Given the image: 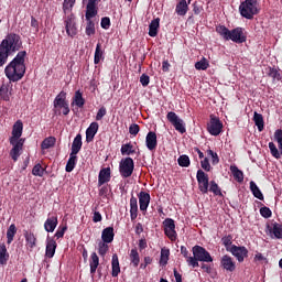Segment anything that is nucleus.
<instances>
[{
  "instance_id": "f257e3e1",
  "label": "nucleus",
  "mask_w": 282,
  "mask_h": 282,
  "mask_svg": "<svg viewBox=\"0 0 282 282\" xmlns=\"http://www.w3.org/2000/svg\"><path fill=\"white\" fill-rule=\"evenodd\" d=\"M25 56H28V52L20 51L6 66L4 74L10 83H19L25 76Z\"/></svg>"
},
{
  "instance_id": "f03ea898",
  "label": "nucleus",
  "mask_w": 282,
  "mask_h": 282,
  "mask_svg": "<svg viewBox=\"0 0 282 282\" xmlns=\"http://www.w3.org/2000/svg\"><path fill=\"white\" fill-rule=\"evenodd\" d=\"M23 135V121L18 120L12 128L11 137L9 142L12 149L9 152V155L13 162H18L21 158V151H23V144H25V139L21 138Z\"/></svg>"
},
{
  "instance_id": "7ed1b4c3",
  "label": "nucleus",
  "mask_w": 282,
  "mask_h": 282,
  "mask_svg": "<svg viewBox=\"0 0 282 282\" xmlns=\"http://www.w3.org/2000/svg\"><path fill=\"white\" fill-rule=\"evenodd\" d=\"M196 180L198 184V191L202 195H208L213 193L216 197H224L221 187L215 181H209L208 174L203 170H198L196 173Z\"/></svg>"
},
{
  "instance_id": "20e7f679",
  "label": "nucleus",
  "mask_w": 282,
  "mask_h": 282,
  "mask_svg": "<svg viewBox=\"0 0 282 282\" xmlns=\"http://www.w3.org/2000/svg\"><path fill=\"white\" fill-rule=\"evenodd\" d=\"M193 258H188V265L192 268H199V261L200 263H213L214 259L213 256H210V252L206 250V248L196 245L192 248Z\"/></svg>"
},
{
  "instance_id": "39448f33",
  "label": "nucleus",
  "mask_w": 282,
  "mask_h": 282,
  "mask_svg": "<svg viewBox=\"0 0 282 282\" xmlns=\"http://www.w3.org/2000/svg\"><path fill=\"white\" fill-rule=\"evenodd\" d=\"M0 47L10 54L19 52L23 47V41H21V35L17 33H9L0 43Z\"/></svg>"
},
{
  "instance_id": "423d86ee",
  "label": "nucleus",
  "mask_w": 282,
  "mask_h": 282,
  "mask_svg": "<svg viewBox=\"0 0 282 282\" xmlns=\"http://www.w3.org/2000/svg\"><path fill=\"white\" fill-rule=\"evenodd\" d=\"M69 101H67V93L62 90L53 101V112L55 116H69Z\"/></svg>"
},
{
  "instance_id": "0eeeda50",
  "label": "nucleus",
  "mask_w": 282,
  "mask_h": 282,
  "mask_svg": "<svg viewBox=\"0 0 282 282\" xmlns=\"http://www.w3.org/2000/svg\"><path fill=\"white\" fill-rule=\"evenodd\" d=\"M259 0H245L239 6V12L243 19H254L259 14Z\"/></svg>"
},
{
  "instance_id": "6e6552de",
  "label": "nucleus",
  "mask_w": 282,
  "mask_h": 282,
  "mask_svg": "<svg viewBox=\"0 0 282 282\" xmlns=\"http://www.w3.org/2000/svg\"><path fill=\"white\" fill-rule=\"evenodd\" d=\"M135 169V163L131 159V156L124 158L119 163V173L121 177L127 178L133 175V171Z\"/></svg>"
},
{
  "instance_id": "1a4fd4ad",
  "label": "nucleus",
  "mask_w": 282,
  "mask_h": 282,
  "mask_svg": "<svg viewBox=\"0 0 282 282\" xmlns=\"http://www.w3.org/2000/svg\"><path fill=\"white\" fill-rule=\"evenodd\" d=\"M64 25L66 30L67 36H70V39H74L76 34H78V28L76 26V17L70 13L68 14L64 20Z\"/></svg>"
},
{
  "instance_id": "9d476101",
  "label": "nucleus",
  "mask_w": 282,
  "mask_h": 282,
  "mask_svg": "<svg viewBox=\"0 0 282 282\" xmlns=\"http://www.w3.org/2000/svg\"><path fill=\"white\" fill-rule=\"evenodd\" d=\"M164 235L170 239V241H177V231H175V220L172 218H166L163 221Z\"/></svg>"
},
{
  "instance_id": "9b49d317",
  "label": "nucleus",
  "mask_w": 282,
  "mask_h": 282,
  "mask_svg": "<svg viewBox=\"0 0 282 282\" xmlns=\"http://www.w3.org/2000/svg\"><path fill=\"white\" fill-rule=\"evenodd\" d=\"M166 118L171 124H173L174 129L178 131V133H184L186 131V126H184V120L180 119L177 113L174 111H170L166 115Z\"/></svg>"
},
{
  "instance_id": "f8f14e48",
  "label": "nucleus",
  "mask_w": 282,
  "mask_h": 282,
  "mask_svg": "<svg viewBox=\"0 0 282 282\" xmlns=\"http://www.w3.org/2000/svg\"><path fill=\"white\" fill-rule=\"evenodd\" d=\"M227 252H231L239 263H243V260L248 257V248L243 246L231 245L230 248H227Z\"/></svg>"
},
{
  "instance_id": "ddd939ff",
  "label": "nucleus",
  "mask_w": 282,
  "mask_h": 282,
  "mask_svg": "<svg viewBox=\"0 0 282 282\" xmlns=\"http://www.w3.org/2000/svg\"><path fill=\"white\" fill-rule=\"evenodd\" d=\"M223 129H224V123H221V120H219V118L212 115L209 124L207 126L208 133H210V135H219Z\"/></svg>"
},
{
  "instance_id": "4468645a",
  "label": "nucleus",
  "mask_w": 282,
  "mask_h": 282,
  "mask_svg": "<svg viewBox=\"0 0 282 282\" xmlns=\"http://www.w3.org/2000/svg\"><path fill=\"white\" fill-rule=\"evenodd\" d=\"M229 41L234 43H246L248 41V36L243 34V28H236L230 31Z\"/></svg>"
},
{
  "instance_id": "2eb2a0df",
  "label": "nucleus",
  "mask_w": 282,
  "mask_h": 282,
  "mask_svg": "<svg viewBox=\"0 0 282 282\" xmlns=\"http://www.w3.org/2000/svg\"><path fill=\"white\" fill-rule=\"evenodd\" d=\"M138 197H139L140 210L142 213L147 212V209L149 208V204H151V194H149L144 191H141L138 194Z\"/></svg>"
},
{
  "instance_id": "dca6fc26",
  "label": "nucleus",
  "mask_w": 282,
  "mask_h": 282,
  "mask_svg": "<svg viewBox=\"0 0 282 282\" xmlns=\"http://www.w3.org/2000/svg\"><path fill=\"white\" fill-rule=\"evenodd\" d=\"M145 147L149 151L158 149V134L154 131L148 132L145 137Z\"/></svg>"
},
{
  "instance_id": "f3484780",
  "label": "nucleus",
  "mask_w": 282,
  "mask_h": 282,
  "mask_svg": "<svg viewBox=\"0 0 282 282\" xmlns=\"http://www.w3.org/2000/svg\"><path fill=\"white\" fill-rule=\"evenodd\" d=\"M220 264L227 272H235V270H237V264L232 261V257L228 254L223 256Z\"/></svg>"
},
{
  "instance_id": "a211bd4d",
  "label": "nucleus",
  "mask_w": 282,
  "mask_h": 282,
  "mask_svg": "<svg viewBox=\"0 0 282 282\" xmlns=\"http://www.w3.org/2000/svg\"><path fill=\"white\" fill-rule=\"evenodd\" d=\"M56 240L54 238L47 237L46 239V249H45V257L48 259H53L54 254H56V248H57Z\"/></svg>"
},
{
  "instance_id": "6ab92c4d",
  "label": "nucleus",
  "mask_w": 282,
  "mask_h": 282,
  "mask_svg": "<svg viewBox=\"0 0 282 282\" xmlns=\"http://www.w3.org/2000/svg\"><path fill=\"white\" fill-rule=\"evenodd\" d=\"M108 182H111V169L104 167L100 170L99 175H98V186H102L104 184H107Z\"/></svg>"
},
{
  "instance_id": "aec40b11",
  "label": "nucleus",
  "mask_w": 282,
  "mask_h": 282,
  "mask_svg": "<svg viewBox=\"0 0 282 282\" xmlns=\"http://www.w3.org/2000/svg\"><path fill=\"white\" fill-rule=\"evenodd\" d=\"M98 129H100L98 122L94 121L89 124V127L86 130V142H94V138H96Z\"/></svg>"
},
{
  "instance_id": "412c9836",
  "label": "nucleus",
  "mask_w": 282,
  "mask_h": 282,
  "mask_svg": "<svg viewBox=\"0 0 282 282\" xmlns=\"http://www.w3.org/2000/svg\"><path fill=\"white\" fill-rule=\"evenodd\" d=\"M56 226H58V216H48L44 223V229L46 232H54V230H56Z\"/></svg>"
},
{
  "instance_id": "4be33fe9",
  "label": "nucleus",
  "mask_w": 282,
  "mask_h": 282,
  "mask_svg": "<svg viewBox=\"0 0 282 282\" xmlns=\"http://www.w3.org/2000/svg\"><path fill=\"white\" fill-rule=\"evenodd\" d=\"M82 149H83V135L78 133L73 140L70 153H73V155H78Z\"/></svg>"
},
{
  "instance_id": "5701e85b",
  "label": "nucleus",
  "mask_w": 282,
  "mask_h": 282,
  "mask_svg": "<svg viewBox=\"0 0 282 282\" xmlns=\"http://www.w3.org/2000/svg\"><path fill=\"white\" fill-rule=\"evenodd\" d=\"M130 219L135 221L138 219V198L131 194L130 198Z\"/></svg>"
},
{
  "instance_id": "b1692460",
  "label": "nucleus",
  "mask_w": 282,
  "mask_h": 282,
  "mask_svg": "<svg viewBox=\"0 0 282 282\" xmlns=\"http://www.w3.org/2000/svg\"><path fill=\"white\" fill-rule=\"evenodd\" d=\"M113 237H116L113 227H107L101 232V240L104 243H111L113 241Z\"/></svg>"
},
{
  "instance_id": "393cba45",
  "label": "nucleus",
  "mask_w": 282,
  "mask_h": 282,
  "mask_svg": "<svg viewBox=\"0 0 282 282\" xmlns=\"http://www.w3.org/2000/svg\"><path fill=\"white\" fill-rule=\"evenodd\" d=\"M72 107H78V109H83L85 107V99L83 98V93L80 90H76L73 96Z\"/></svg>"
},
{
  "instance_id": "a878e982",
  "label": "nucleus",
  "mask_w": 282,
  "mask_h": 282,
  "mask_svg": "<svg viewBox=\"0 0 282 282\" xmlns=\"http://www.w3.org/2000/svg\"><path fill=\"white\" fill-rule=\"evenodd\" d=\"M188 2L186 0H180L176 4L175 12L178 17H186L188 12Z\"/></svg>"
},
{
  "instance_id": "bb28decb",
  "label": "nucleus",
  "mask_w": 282,
  "mask_h": 282,
  "mask_svg": "<svg viewBox=\"0 0 282 282\" xmlns=\"http://www.w3.org/2000/svg\"><path fill=\"white\" fill-rule=\"evenodd\" d=\"M129 260L133 268H138V265H140V252H138V248H132L130 250Z\"/></svg>"
},
{
  "instance_id": "cd10ccee",
  "label": "nucleus",
  "mask_w": 282,
  "mask_h": 282,
  "mask_svg": "<svg viewBox=\"0 0 282 282\" xmlns=\"http://www.w3.org/2000/svg\"><path fill=\"white\" fill-rule=\"evenodd\" d=\"M24 239L26 241V248L34 250L36 248V236L32 231H25Z\"/></svg>"
},
{
  "instance_id": "c85d7f7f",
  "label": "nucleus",
  "mask_w": 282,
  "mask_h": 282,
  "mask_svg": "<svg viewBox=\"0 0 282 282\" xmlns=\"http://www.w3.org/2000/svg\"><path fill=\"white\" fill-rule=\"evenodd\" d=\"M158 30H160V18L151 21L149 25V36L155 39V36H158Z\"/></svg>"
},
{
  "instance_id": "c756f323",
  "label": "nucleus",
  "mask_w": 282,
  "mask_h": 282,
  "mask_svg": "<svg viewBox=\"0 0 282 282\" xmlns=\"http://www.w3.org/2000/svg\"><path fill=\"white\" fill-rule=\"evenodd\" d=\"M98 265H100V258H98V254L96 252H93L90 254V274H96V270H98Z\"/></svg>"
},
{
  "instance_id": "7c9ffc66",
  "label": "nucleus",
  "mask_w": 282,
  "mask_h": 282,
  "mask_svg": "<svg viewBox=\"0 0 282 282\" xmlns=\"http://www.w3.org/2000/svg\"><path fill=\"white\" fill-rule=\"evenodd\" d=\"M100 61H105V51H102V44L97 43L94 56L95 65L100 64Z\"/></svg>"
},
{
  "instance_id": "2f4dec72",
  "label": "nucleus",
  "mask_w": 282,
  "mask_h": 282,
  "mask_svg": "<svg viewBox=\"0 0 282 282\" xmlns=\"http://www.w3.org/2000/svg\"><path fill=\"white\" fill-rule=\"evenodd\" d=\"M10 259V253H8V248L6 243L0 245V265H8Z\"/></svg>"
},
{
  "instance_id": "473e14b6",
  "label": "nucleus",
  "mask_w": 282,
  "mask_h": 282,
  "mask_svg": "<svg viewBox=\"0 0 282 282\" xmlns=\"http://www.w3.org/2000/svg\"><path fill=\"white\" fill-rule=\"evenodd\" d=\"M76 162H78V156H76V154L70 152L69 159H68V161L66 163V167H65L66 173H72V171H74V169H76Z\"/></svg>"
},
{
  "instance_id": "72a5a7b5",
  "label": "nucleus",
  "mask_w": 282,
  "mask_h": 282,
  "mask_svg": "<svg viewBox=\"0 0 282 282\" xmlns=\"http://www.w3.org/2000/svg\"><path fill=\"white\" fill-rule=\"evenodd\" d=\"M253 122L256 124V127L258 128V131H263L264 127H265V122L263 121V115L254 111L253 113Z\"/></svg>"
},
{
  "instance_id": "f704fd0d",
  "label": "nucleus",
  "mask_w": 282,
  "mask_h": 282,
  "mask_svg": "<svg viewBox=\"0 0 282 282\" xmlns=\"http://www.w3.org/2000/svg\"><path fill=\"white\" fill-rule=\"evenodd\" d=\"M111 275L112 276H118L120 274V260H118V254H112V260H111Z\"/></svg>"
},
{
  "instance_id": "c9c22d12",
  "label": "nucleus",
  "mask_w": 282,
  "mask_h": 282,
  "mask_svg": "<svg viewBox=\"0 0 282 282\" xmlns=\"http://www.w3.org/2000/svg\"><path fill=\"white\" fill-rule=\"evenodd\" d=\"M216 32L224 39V41H230V30L226 28V25H218L216 26Z\"/></svg>"
},
{
  "instance_id": "e433bc0d",
  "label": "nucleus",
  "mask_w": 282,
  "mask_h": 282,
  "mask_svg": "<svg viewBox=\"0 0 282 282\" xmlns=\"http://www.w3.org/2000/svg\"><path fill=\"white\" fill-rule=\"evenodd\" d=\"M250 191L253 197H257V199H260V202H263L264 199L263 193H261V189L259 188V186H257V183H254V181L250 182Z\"/></svg>"
},
{
  "instance_id": "4c0bfd02",
  "label": "nucleus",
  "mask_w": 282,
  "mask_h": 282,
  "mask_svg": "<svg viewBox=\"0 0 282 282\" xmlns=\"http://www.w3.org/2000/svg\"><path fill=\"white\" fill-rule=\"evenodd\" d=\"M230 171H231V174L235 177V180L237 182H239V184H241V182H243V172L241 170H239V167H237V165H231Z\"/></svg>"
},
{
  "instance_id": "58836bf2",
  "label": "nucleus",
  "mask_w": 282,
  "mask_h": 282,
  "mask_svg": "<svg viewBox=\"0 0 282 282\" xmlns=\"http://www.w3.org/2000/svg\"><path fill=\"white\" fill-rule=\"evenodd\" d=\"M135 148L131 142L121 145V155H133Z\"/></svg>"
},
{
  "instance_id": "ea45409f",
  "label": "nucleus",
  "mask_w": 282,
  "mask_h": 282,
  "mask_svg": "<svg viewBox=\"0 0 282 282\" xmlns=\"http://www.w3.org/2000/svg\"><path fill=\"white\" fill-rule=\"evenodd\" d=\"M14 235H17V226L14 224L10 225L7 230V243L10 246L14 241Z\"/></svg>"
},
{
  "instance_id": "a19ab883",
  "label": "nucleus",
  "mask_w": 282,
  "mask_h": 282,
  "mask_svg": "<svg viewBox=\"0 0 282 282\" xmlns=\"http://www.w3.org/2000/svg\"><path fill=\"white\" fill-rule=\"evenodd\" d=\"M12 94L10 93V88L3 84L0 87V98H1V100H4L6 102H10V96Z\"/></svg>"
},
{
  "instance_id": "79ce46f5",
  "label": "nucleus",
  "mask_w": 282,
  "mask_h": 282,
  "mask_svg": "<svg viewBox=\"0 0 282 282\" xmlns=\"http://www.w3.org/2000/svg\"><path fill=\"white\" fill-rule=\"evenodd\" d=\"M56 144V139L54 137H47L42 141L41 149L47 150L52 149Z\"/></svg>"
},
{
  "instance_id": "37998d69",
  "label": "nucleus",
  "mask_w": 282,
  "mask_h": 282,
  "mask_svg": "<svg viewBox=\"0 0 282 282\" xmlns=\"http://www.w3.org/2000/svg\"><path fill=\"white\" fill-rule=\"evenodd\" d=\"M169 257H171V250L166 248L161 249L160 264L166 265L169 263Z\"/></svg>"
},
{
  "instance_id": "c03bdc74",
  "label": "nucleus",
  "mask_w": 282,
  "mask_h": 282,
  "mask_svg": "<svg viewBox=\"0 0 282 282\" xmlns=\"http://www.w3.org/2000/svg\"><path fill=\"white\" fill-rule=\"evenodd\" d=\"M270 232H273L275 239H282V224L273 223Z\"/></svg>"
},
{
  "instance_id": "a18cd8bd",
  "label": "nucleus",
  "mask_w": 282,
  "mask_h": 282,
  "mask_svg": "<svg viewBox=\"0 0 282 282\" xmlns=\"http://www.w3.org/2000/svg\"><path fill=\"white\" fill-rule=\"evenodd\" d=\"M98 15V8L96 7H87L86 6V21H91V19H94V17Z\"/></svg>"
},
{
  "instance_id": "49530a36",
  "label": "nucleus",
  "mask_w": 282,
  "mask_h": 282,
  "mask_svg": "<svg viewBox=\"0 0 282 282\" xmlns=\"http://www.w3.org/2000/svg\"><path fill=\"white\" fill-rule=\"evenodd\" d=\"M85 32L87 36H94L96 34V23L93 20H87Z\"/></svg>"
},
{
  "instance_id": "de8ad7c7",
  "label": "nucleus",
  "mask_w": 282,
  "mask_h": 282,
  "mask_svg": "<svg viewBox=\"0 0 282 282\" xmlns=\"http://www.w3.org/2000/svg\"><path fill=\"white\" fill-rule=\"evenodd\" d=\"M178 166H182L183 169H188L191 166V158L188 155L183 154L178 156L177 159Z\"/></svg>"
},
{
  "instance_id": "09e8293b",
  "label": "nucleus",
  "mask_w": 282,
  "mask_h": 282,
  "mask_svg": "<svg viewBox=\"0 0 282 282\" xmlns=\"http://www.w3.org/2000/svg\"><path fill=\"white\" fill-rule=\"evenodd\" d=\"M32 175L35 177H43L45 175V169H43V165L41 163H37L33 166Z\"/></svg>"
},
{
  "instance_id": "8fccbe9b",
  "label": "nucleus",
  "mask_w": 282,
  "mask_h": 282,
  "mask_svg": "<svg viewBox=\"0 0 282 282\" xmlns=\"http://www.w3.org/2000/svg\"><path fill=\"white\" fill-rule=\"evenodd\" d=\"M208 67H210V64L208 63V59H206V57H203L199 62L195 63V69L204 72Z\"/></svg>"
},
{
  "instance_id": "3c124183",
  "label": "nucleus",
  "mask_w": 282,
  "mask_h": 282,
  "mask_svg": "<svg viewBox=\"0 0 282 282\" xmlns=\"http://www.w3.org/2000/svg\"><path fill=\"white\" fill-rule=\"evenodd\" d=\"M269 149L270 153L275 160H281V152H279V149L276 148V144L274 142H269Z\"/></svg>"
},
{
  "instance_id": "603ef678",
  "label": "nucleus",
  "mask_w": 282,
  "mask_h": 282,
  "mask_svg": "<svg viewBox=\"0 0 282 282\" xmlns=\"http://www.w3.org/2000/svg\"><path fill=\"white\" fill-rule=\"evenodd\" d=\"M107 243L108 242H102V241L98 243V254H100L101 257H106L107 253L109 252V245Z\"/></svg>"
},
{
  "instance_id": "864d4df0",
  "label": "nucleus",
  "mask_w": 282,
  "mask_h": 282,
  "mask_svg": "<svg viewBox=\"0 0 282 282\" xmlns=\"http://www.w3.org/2000/svg\"><path fill=\"white\" fill-rule=\"evenodd\" d=\"M9 56H10V53H8V51H4L0 46V67H3L6 65V63H8V57Z\"/></svg>"
},
{
  "instance_id": "5fc2aeb1",
  "label": "nucleus",
  "mask_w": 282,
  "mask_h": 282,
  "mask_svg": "<svg viewBox=\"0 0 282 282\" xmlns=\"http://www.w3.org/2000/svg\"><path fill=\"white\" fill-rule=\"evenodd\" d=\"M268 76H270V78H273V80H281V73H279V70L274 67L269 68Z\"/></svg>"
},
{
  "instance_id": "6e6d98bb",
  "label": "nucleus",
  "mask_w": 282,
  "mask_h": 282,
  "mask_svg": "<svg viewBox=\"0 0 282 282\" xmlns=\"http://www.w3.org/2000/svg\"><path fill=\"white\" fill-rule=\"evenodd\" d=\"M221 243L223 246H225L226 250H228V248L232 247V236L228 235V236H224L221 238Z\"/></svg>"
},
{
  "instance_id": "4d7b16f0",
  "label": "nucleus",
  "mask_w": 282,
  "mask_h": 282,
  "mask_svg": "<svg viewBox=\"0 0 282 282\" xmlns=\"http://www.w3.org/2000/svg\"><path fill=\"white\" fill-rule=\"evenodd\" d=\"M65 232H67V225L59 226L54 235L57 239H63L65 237Z\"/></svg>"
},
{
  "instance_id": "13d9d810",
  "label": "nucleus",
  "mask_w": 282,
  "mask_h": 282,
  "mask_svg": "<svg viewBox=\"0 0 282 282\" xmlns=\"http://www.w3.org/2000/svg\"><path fill=\"white\" fill-rule=\"evenodd\" d=\"M76 3V0H64L63 2V11L67 14V10H72Z\"/></svg>"
},
{
  "instance_id": "bf43d9fd",
  "label": "nucleus",
  "mask_w": 282,
  "mask_h": 282,
  "mask_svg": "<svg viewBox=\"0 0 282 282\" xmlns=\"http://www.w3.org/2000/svg\"><path fill=\"white\" fill-rule=\"evenodd\" d=\"M260 215L261 217H264V219H270V217H272V210L270 207L263 206L260 208Z\"/></svg>"
},
{
  "instance_id": "052dcab7",
  "label": "nucleus",
  "mask_w": 282,
  "mask_h": 282,
  "mask_svg": "<svg viewBox=\"0 0 282 282\" xmlns=\"http://www.w3.org/2000/svg\"><path fill=\"white\" fill-rule=\"evenodd\" d=\"M274 139L275 142H278V148L281 151L282 150V130L279 129L274 132Z\"/></svg>"
},
{
  "instance_id": "680f3d73",
  "label": "nucleus",
  "mask_w": 282,
  "mask_h": 282,
  "mask_svg": "<svg viewBox=\"0 0 282 282\" xmlns=\"http://www.w3.org/2000/svg\"><path fill=\"white\" fill-rule=\"evenodd\" d=\"M100 26L102 30H109L111 28V19L109 17L101 18Z\"/></svg>"
},
{
  "instance_id": "e2e57ef3",
  "label": "nucleus",
  "mask_w": 282,
  "mask_h": 282,
  "mask_svg": "<svg viewBox=\"0 0 282 282\" xmlns=\"http://www.w3.org/2000/svg\"><path fill=\"white\" fill-rule=\"evenodd\" d=\"M207 155L212 158V164L215 166L219 162V155L213 150H207Z\"/></svg>"
},
{
  "instance_id": "0e129e2a",
  "label": "nucleus",
  "mask_w": 282,
  "mask_h": 282,
  "mask_svg": "<svg viewBox=\"0 0 282 282\" xmlns=\"http://www.w3.org/2000/svg\"><path fill=\"white\" fill-rule=\"evenodd\" d=\"M107 116V108L105 106L100 107L96 115V120L100 121Z\"/></svg>"
},
{
  "instance_id": "69168bd1",
  "label": "nucleus",
  "mask_w": 282,
  "mask_h": 282,
  "mask_svg": "<svg viewBox=\"0 0 282 282\" xmlns=\"http://www.w3.org/2000/svg\"><path fill=\"white\" fill-rule=\"evenodd\" d=\"M140 83L142 87H149V84L151 83V77L147 74H142L140 77Z\"/></svg>"
},
{
  "instance_id": "338daca9",
  "label": "nucleus",
  "mask_w": 282,
  "mask_h": 282,
  "mask_svg": "<svg viewBox=\"0 0 282 282\" xmlns=\"http://www.w3.org/2000/svg\"><path fill=\"white\" fill-rule=\"evenodd\" d=\"M200 166L203 170H205L207 173H210V162L208 161V158H205L203 161H200Z\"/></svg>"
},
{
  "instance_id": "774afa93",
  "label": "nucleus",
  "mask_w": 282,
  "mask_h": 282,
  "mask_svg": "<svg viewBox=\"0 0 282 282\" xmlns=\"http://www.w3.org/2000/svg\"><path fill=\"white\" fill-rule=\"evenodd\" d=\"M129 133L130 135H135L137 133H140V126L138 123H132L129 127Z\"/></svg>"
}]
</instances>
